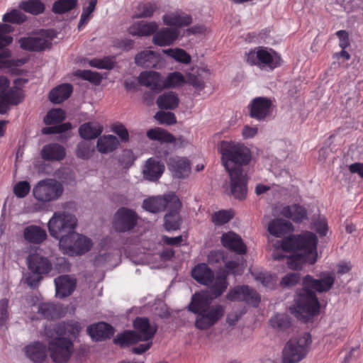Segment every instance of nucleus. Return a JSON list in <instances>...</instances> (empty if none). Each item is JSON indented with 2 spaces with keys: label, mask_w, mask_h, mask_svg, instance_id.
Wrapping results in <instances>:
<instances>
[{
  "label": "nucleus",
  "mask_w": 363,
  "mask_h": 363,
  "mask_svg": "<svg viewBox=\"0 0 363 363\" xmlns=\"http://www.w3.org/2000/svg\"><path fill=\"white\" fill-rule=\"evenodd\" d=\"M191 277L199 284L210 286L214 279V272L206 263L196 265L191 270Z\"/></svg>",
  "instance_id": "nucleus-24"
},
{
  "label": "nucleus",
  "mask_w": 363,
  "mask_h": 363,
  "mask_svg": "<svg viewBox=\"0 0 363 363\" xmlns=\"http://www.w3.org/2000/svg\"><path fill=\"white\" fill-rule=\"evenodd\" d=\"M140 341L137 332L133 330H125L119 333L113 339V342L121 347H125L136 344Z\"/></svg>",
  "instance_id": "nucleus-43"
},
{
  "label": "nucleus",
  "mask_w": 363,
  "mask_h": 363,
  "mask_svg": "<svg viewBox=\"0 0 363 363\" xmlns=\"http://www.w3.org/2000/svg\"><path fill=\"white\" fill-rule=\"evenodd\" d=\"M40 156L45 161L60 162L66 157V150L58 143H49L42 147Z\"/></svg>",
  "instance_id": "nucleus-21"
},
{
  "label": "nucleus",
  "mask_w": 363,
  "mask_h": 363,
  "mask_svg": "<svg viewBox=\"0 0 363 363\" xmlns=\"http://www.w3.org/2000/svg\"><path fill=\"white\" fill-rule=\"evenodd\" d=\"M159 62V55L152 50H143L135 57V63L143 68L156 67Z\"/></svg>",
  "instance_id": "nucleus-32"
},
{
  "label": "nucleus",
  "mask_w": 363,
  "mask_h": 363,
  "mask_svg": "<svg viewBox=\"0 0 363 363\" xmlns=\"http://www.w3.org/2000/svg\"><path fill=\"white\" fill-rule=\"evenodd\" d=\"M182 207V203L179 199V206L177 207L174 203L167 209L168 213L164 216V228L167 231L177 230L179 228L181 225V216L179 211Z\"/></svg>",
  "instance_id": "nucleus-29"
},
{
  "label": "nucleus",
  "mask_w": 363,
  "mask_h": 363,
  "mask_svg": "<svg viewBox=\"0 0 363 363\" xmlns=\"http://www.w3.org/2000/svg\"><path fill=\"white\" fill-rule=\"evenodd\" d=\"M60 246L69 255H82L91 249L93 242L90 238L74 232L67 238H62Z\"/></svg>",
  "instance_id": "nucleus-10"
},
{
  "label": "nucleus",
  "mask_w": 363,
  "mask_h": 363,
  "mask_svg": "<svg viewBox=\"0 0 363 363\" xmlns=\"http://www.w3.org/2000/svg\"><path fill=\"white\" fill-rule=\"evenodd\" d=\"M138 216L135 211L125 207H121L116 211L113 226L119 233L132 230L137 225Z\"/></svg>",
  "instance_id": "nucleus-11"
},
{
  "label": "nucleus",
  "mask_w": 363,
  "mask_h": 363,
  "mask_svg": "<svg viewBox=\"0 0 363 363\" xmlns=\"http://www.w3.org/2000/svg\"><path fill=\"white\" fill-rule=\"evenodd\" d=\"M226 298L231 301H244L253 307H257L261 301L259 294L248 286H237L230 289Z\"/></svg>",
  "instance_id": "nucleus-12"
},
{
  "label": "nucleus",
  "mask_w": 363,
  "mask_h": 363,
  "mask_svg": "<svg viewBox=\"0 0 363 363\" xmlns=\"http://www.w3.org/2000/svg\"><path fill=\"white\" fill-rule=\"evenodd\" d=\"M158 9L157 4L155 2H143L137 7L138 18H149Z\"/></svg>",
  "instance_id": "nucleus-51"
},
{
  "label": "nucleus",
  "mask_w": 363,
  "mask_h": 363,
  "mask_svg": "<svg viewBox=\"0 0 363 363\" xmlns=\"http://www.w3.org/2000/svg\"><path fill=\"white\" fill-rule=\"evenodd\" d=\"M103 126L98 122H86L79 128V134L85 140L98 138L103 132Z\"/></svg>",
  "instance_id": "nucleus-36"
},
{
  "label": "nucleus",
  "mask_w": 363,
  "mask_h": 363,
  "mask_svg": "<svg viewBox=\"0 0 363 363\" xmlns=\"http://www.w3.org/2000/svg\"><path fill=\"white\" fill-rule=\"evenodd\" d=\"M65 118V111L61 108H54L48 112L44 118L46 125L60 123Z\"/></svg>",
  "instance_id": "nucleus-54"
},
{
  "label": "nucleus",
  "mask_w": 363,
  "mask_h": 363,
  "mask_svg": "<svg viewBox=\"0 0 363 363\" xmlns=\"http://www.w3.org/2000/svg\"><path fill=\"white\" fill-rule=\"evenodd\" d=\"M21 10L32 15H39L45 11V6L40 0H24L20 2Z\"/></svg>",
  "instance_id": "nucleus-44"
},
{
  "label": "nucleus",
  "mask_w": 363,
  "mask_h": 363,
  "mask_svg": "<svg viewBox=\"0 0 363 363\" xmlns=\"http://www.w3.org/2000/svg\"><path fill=\"white\" fill-rule=\"evenodd\" d=\"M23 94L22 89L13 87L9 90H6L4 93L0 94V99L4 100L9 105H18L23 100Z\"/></svg>",
  "instance_id": "nucleus-46"
},
{
  "label": "nucleus",
  "mask_w": 363,
  "mask_h": 363,
  "mask_svg": "<svg viewBox=\"0 0 363 363\" xmlns=\"http://www.w3.org/2000/svg\"><path fill=\"white\" fill-rule=\"evenodd\" d=\"M196 315L195 327L201 330H208L217 323L225 314V308L220 304L211 305V300L201 292L195 293L187 306Z\"/></svg>",
  "instance_id": "nucleus-4"
},
{
  "label": "nucleus",
  "mask_w": 363,
  "mask_h": 363,
  "mask_svg": "<svg viewBox=\"0 0 363 363\" xmlns=\"http://www.w3.org/2000/svg\"><path fill=\"white\" fill-rule=\"evenodd\" d=\"M317 236L309 231L284 238L281 243L283 250L302 251V252H294L287 258L289 268L297 270L301 269L306 263L315 264L317 260Z\"/></svg>",
  "instance_id": "nucleus-3"
},
{
  "label": "nucleus",
  "mask_w": 363,
  "mask_h": 363,
  "mask_svg": "<svg viewBox=\"0 0 363 363\" xmlns=\"http://www.w3.org/2000/svg\"><path fill=\"white\" fill-rule=\"evenodd\" d=\"M156 103L160 109L174 110L178 106L179 99L175 92L167 91L160 95Z\"/></svg>",
  "instance_id": "nucleus-40"
},
{
  "label": "nucleus",
  "mask_w": 363,
  "mask_h": 363,
  "mask_svg": "<svg viewBox=\"0 0 363 363\" xmlns=\"http://www.w3.org/2000/svg\"><path fill=\"white\" fill-rule=\"evenodd\" d=\"M77 225L75 216L65 211L55 212L48 224L50 235L60 240L72 234Z\"/></svg>",
  "instance_id": "nucleus-8"
},
{
  "label": "nucleus",
  "mask_w": 363,
  "mask_h": 363,
  "mask_svg": "<svg viewBox=\"0 0 363 363\" xmlns=\"http://www.w3.org/2000/svg\"><path fill=\"white\" fill-rule=\"evenodd\" d=\"M210 286L211 294L215 298L219 297L228 288L227 274L225 272L218 273L216 277L214 276L213 283Z\"/></svg>",
  "instance_id": "nucleus-42"
},
{
  "label": "nucleus",
  "mask_w": 363,
  "mask_h": 363,
  "mask_svg": "<svg viewBox=\"0 0 363 363\" xmlns=\"http://www.w3.org/2000/svg\"><path fill=\"white\" fill-rule=\"evenodd\" d=\"M233 217L230 211L221 210L215 212L211 216V221L216 225H222L227 223Z\"/></svg>",
  "instance_id": "nucleus-57"
},
{
  "label": "nucleus",
  "mask_w": 363,
  "mask_h": 363,
  "mask_svg": "<svg viewBox=\"0 0 363 363\" xmlns=\"http://www.w3.org/2000/svg\"><path fill=\"white\" fill-rule=\"evenodd\" d=\"M119 145L117 138L113 135H104L101 136L96 144L97 150L102 154L113 152Z\"/></svg>",
  "instance_id": "nucleus-38"
},
{
  "label": "nucleus",
  "mask_w": 363,
  "mask_h": 363,
  "mask_svg": "<svg viewBox=\"0 0 363 363\" xmlns=\"http://www.w3.org/2000/svg\"><path fill=\"white\" fill-rule=\"evenodd\" d=\"M140 84L150 87L154 93L162 91L163 77L156 71H144L138 77Z\"/></svg>",
  "instance_id": "nucleus-18"
},
{
  "label": "nucleus",
  "mask_w": 363,
  "mask_h": 363,
  "mask_svg": "<svg viewBox=\"0 0 363 363\" xmlns=\"http://www.w3.org/2000/svg\"><path fill=\"white\" fill-rule=\"evenodd\" d=\"M186 83L184 76L179 72L169 73L165 79H163L162 90L164 89L182 86Z\"/></svg>",
  "instance_id": "nucleus-47"
},
{
  "label": "nucleus",
  "mask_w": 363,
  "mask_h": 363,
  "mask_svg": "<svg viewBox=\"0 0 363 363\" xmlns=\"http://www.w3.org/2000/svg\"><path fill=\"white\" fill-rule=\"evenodd\" d=\"M21 49L30 52H41L52 46V38L48 37L35 36L23 37L18 40Z\"/></svg>",
  "instance_id": "nucleus-15"
},
{
  "label": "nucleus",
  "mask_w": 363,
  "mask_h": 363,
  "mask_svg": "<svg viewBox=\"0 0 363 363\" xmlns=\"http://www.w3.org/2000/svg\"><path fill=\"white\" fill-rule=\"evenodd\" d=\"M38 313L44 318L54 320L62 315V308L53 303H41L38 305Z\"/></svg>",
  "instance_id": "nucleus-34"
},
{
  "label": "nucleus",
  "mask_w": 363,
  "mask_h": 363,
  "mask_svg": "<svg viewBox=\"0 0 363 363\" xmlns=\"http://www.w3.org/2000/svg\"><path fill=\"white\" fill-rule=\"evenodd\" d=\"M30 189V185L27 181L18 182L13 187V193L18 198L26 197Z\"/></svg>",
  "instance_id": "nucleus-60"
},
{
  "label": "nucleus",
  "mask_w": 363,
  "mask_h": 363,
  "mask_svg": "<svg viewBox=\"0 0 363 363\" xmlns=\"http://www.w3.org/2000/svg\"><path fill=\"white\" fill-rule=\"evenodd\" d=\"M158 26L155 22L140 21L131 26L128 32L132 35L147 36L154 34Z\"/></svg>",
  "instance_id": "nucleus-37"
},
{
  "label": "nucleus",
  "mask_w": 363,
  "mask_h": 363,
  "mask_svg": "<svg viewBox=\"0 0 363 363\" xmlns=\"http://www.w3.org/2000/svg\"><path fill=\"white\" fill-rule=\"evenodd\" d=\"M47 237L45 230L38 225H30L23 230V238L29 243L41 244L46 240Z\"/></svg>",
  "instance_id": "nucleus-30"
},
{
  "label": "nucleus",
  "mask_w": 363,
  "mask_h": 363,
  "mask_svg": "<svg viewBox=\"0 0 363 363\" xmlns=\"http://www.w3.org/2000/svg\"><path fill=\"white\" fill-rule=\"evenodd\" d=\"M225 274H233L235 276L240 275L243 272V269L240 267L239 262L235 260H230L226 262L225 264Z\"/></svg>",
  "instance_id": "nucleus-61"
},
{
  "label": "nucleus",
  "mask_w": 363,
  "mask_h": 363,
  "mask_svg": "<svg viewBox=\"0 0 363 363\" xmlns=\"http://www.w3.org/2000/svg\"><path fill=\"white\" fill-rule=\"evenodd\" d=\"M293 225L288 220L282 218H274L268 224V232L277 238H281L292 231Z\"/></svg>",
  "instance_id": "nucleus-31"
},
{
  "label": "nucleus",
  "mask_w": 363,
  "mask_h": 363,
  "mask_svg": "<svg viewBox=\"0 0 363 363\" xmlns=\"http://www.w3.org/2000/svg\"><path fill=\"white\" fill-rule=\"evenodd\" d=\"M77 4V0H57L52 4V11L56 14H64L74 9Z\"/></svg>",
  "instance_id": "nucleus-48"
},
{
  "label": "nucleus",
  "mask_w": 363,
  "mask_h": 363,
  "mask_svg": "<svg viewBox=\"0 0 363 363\" xmlns=\"http://www.w3.org/2000/svg\"><path fill=\"white\" fill-rule=\"evenodd\" d=\"M169 169L177 178H185L190 173V162L186 158L174 156L167 161Z\"/></svg>",
  "instance_id": "nucleus-22"
},
{
  "label": "nucleus",
  "mask_w": 363,
  "mask_h": 363,
  "mask_svg": "<svg viewBox=\"0 0 363 363\" xmlns=\"http://www.w3.org/2000/svg\"><path fill=\"white\" fill-rule=\"evenodd\" d=\"M281 214L286 218L291 219L295 223H300L306 218L307 211L299 204H293L283 207Z\"/></svg>",
  "instance_id": "nucleus-33"
},
{
  "label": "nucleus",
  "mask_w": 363,
  "mask_h": 363,
  "mask_svg": "<svg viewBox=\"0 0 363 363\" xmlns=\"http://www.w3.org/2000/svg\"><path fill=\"white\" fill-rule=\"evenodd\" d=\"M311 342V335L308 333L291 338L283 349L282 362L298 363L301 362L306 356Z\"/></svg>",
  "instance_id": "nucleus-7"
},
{
  "label": "nucleus",
  "mask_w": 363,
  "mask_h": 363,
  "mask_svg": "<svg viewBox=\"0 0 363 363\" xmlns=\"http://www.w3.org/2000/svg\"><path fill=\"white\" fill-rule=\"evenodd\" d=\"M178 28H163L155 32L153 35V43L158 46L172 45L179 37Z\"/></svg>",
  "instance_id": "nucleus-26"
},
{
  "label": "nucleus",
  "mask_w": 363,
  "mask_h": 363,
  "mask_svg": "<svg viewBox=\"0 0 363 363\" xmlns=\"http://www.w3.org/2000/svg\"><path fill=\"white\" fill-rule=\"evenodd\" d=\"M189 84L194 86L196 89L201 91L205 87V83L203 77L199 74H189L188 75L187 82Z\"/></svg>",
  "instance_id": "nucleus-62"
},
{
  "label": "nucleus",
  "mask_w": 363,
  "mask_h": 363,
  "mask_svg": "<svg viewBox=\"0 0 363 363\" xmlns=\"http://www.w3.org/2000/svg\"><path fill=\"white\" fill-rule=\"evenodd\" d=\"M300 279V274L298 272L289 273L281 279L280 284L285 287H291L296 285Z\"/></svg>",
  "instance_id": "nucleus-63"
},
{
  "label": "nucleus",
  "mask_w": 363,
  "mask_h": 363,
  "mask_svg": "<svg viewBox=\"0 0 363 363\" xmlns=\"http://www.w3.org/2000/svg\"><path fill=\"white\" fill-rule=\"evenodd\" d=\"M24 351L26 357L35 363H43L47 357V347L39 341L26 346Z\"/></svg>",
  "instance_id": "nucleus-28"
},
{
  "label": "nucleus",
  "mask_w": 363,
  "mask_h": 363,
  "mask_svg": "<svg viewBox=\"0 0 363 363\" xmlns=\"http://www.w3.org/2000/svg\"><path fill=\"white\" fill-rule=\"evenodd\" d=\"M56 296L63 298L70 296L76 287V280L68 275H61L55 279Z\"/></svg>",
  "instance_id": "nucleus-23"
},
{
  "label": "nucleus",
  "mask_w": 363,
  "mask_h": 363,
  "mask_svg": "<svg viewBox=\"0 0 363 363\" xmlns=\"http://www.w3.org/2000/svg\"><path fill=\"white\" fill-rule=\"evenodd\" d=\"M221 242L223 247L238 255H245L247 252V246L240 235L233 231L223 234Z\"/></svg>",
  "instance_id": "nucleus-20"
},
{
  "label": "nucleus",
  "mask_w": 363,
  "mask_h": 363,
  "mask_svg": "<svg viewBox=\"0 0 363 363\" xmlns=\"http://www.w3.org/2000/svg\"><path fill=\"white\" fill-rule=\"evenodd\" d=\"M164 171V165L155 158H149L143 168V173L145 179L156 182L162 175Z\"/></svg>",
  "instance_id": "nucleus-25"
},
{
  "label": "nucleus",
  "mask_w": 363,
  "mask_h": 363,
  "mask_svg": "<svg viewBox=\"0 0 363 363\" xmlns=\"http://www.w3.org/2000/svg\"><path fill=\"white\" fill-rule=\"evenodd\" d=\"M86 332L91 339L96 342L111 338L114 334V328L104 322H99L87 327Z\"/></svg>",
  "instance_id": "nucleus-19"
},
{
  "label": "nucleus",
  "mask_w": 363,
  "mask_h": 363,
  "mask_svg": "<svg viewBox=\"0 0 363 363\" xmlns=\"http://www.w3.org/2000/svg\"><path fill=\"white\" fill-rule=\"evenodd\" d=\"M269 323L272 328L279 330L287 329L291 325L289 316L284 313L276 314L270 319Z\"/></svg>",
  "instance_id": "nucleus-52"
},
{
  "label": "nucleus",
  "mask_w": 363,
  "mask_h": 363,
  "mask_svg": "<svg viewBox=\"0 0 363 363\" xmlns=\"http://www.w3.org/2000/svg\"><path fill=\"white\" fill-rule=\"evenodd\" d=\"M163 52L177 62L183 64H189L191 61L190 55L182 48H169L164 50Z\"/></svg>",
  "instance_id": "nucleus-50"
},
{
  "label": "nucleus",
  "mask_w": 363,
  "mask_h": 363,
  "mask_svg": "<svg viewBox=\"0 0 363 363\" xmlns=\"http://www.w3.org/2000/svg\"><path fill=\"white\" fill-rule=\"evenodd\" d=\"M257 58H258V66L259 67H267L271 69H274L280 65V57H274L269 51L267 50L266 48H258V55L257 56Z\"/></svg>",
  "instance_id": "nucleus-41"
},
{
  "label": "nucleus",
  "mask_w": 363,
  "mask_h": 363,
  "mask_svg": "<svg viewBox=\"0 0 363 363\" xmlns=\"http://www.w3.org/2000/svg\"><path fill=\"white\" fill-rule=\"evenodd\" d=\"M272 101L267 97H256L249 105L250 116L258 121H263L270 116L272 112Z\"/></svg>",
  "instance_id": "nucleus-14"
},
{
  "label": "nucleus",
  "mask_w": 363,
  "mask_h": 363,
  "mask_svg": "<svg viewBox=\"0 0 363 363\" xmlns=\"http://www.w3.org/2000/svg\"><path fill=\"white\" fill-rule=\"evenodd\" d=\"M218 150L221 155V162L230 178V191L238 199L242 200L247 196V174L242 167L247 165L252 158L250 150L240 143L223 140Z\"/></svg>",
  "instance_id": "nucleus-1"
},
{
  "label": "nucleus",
  "mask_w": 363,
  "mask_h": 363,
  "mask_svg": "<svg viewBox=\"0 0 363 363\" xmlns=\"http://www.w3.org/2000/svg\"><path fill=\"white\" fill-rule=\"evenodd\" d=\"M162 19L165 25L174 26L175 28L187 26L192 22L191 16L180 10L166 13Z\"/></svg>",
  "instance_id": "nucleus-27"
},
{
  "label": "nucleus",
  "mask_w": 363,
  "mask_h": 363,
  "mask_svg": "<svg viewBox=\"0 0 363 363\" xmlns=\"http://www.w3.org/2000/svg\"><path fill=\"white\" fill-rule=\"evenodd\" d=\"M89 65L98 69H111L115 64V57L108 56L102 59L94 58L89 61Z\"/></svg>",
  "instance_id": "nucleus-55"
},
{
  "label": "nucleus",
  "mask_w": 363,
  "mask_h": 363,
  "mask_svg": "<svg viewBox=\"0 0 363 363\" xmlns=\"http://www.w3.org/2000/svg\"><path fill=\"white\" fill-rule=\"evenodd\" d=\"M9 300L3 298L0 300V326L6 325L9 319Z\"/></svg>",
  "instance_id": "nucleus-64"
},
{
  "label": "nucleus",
  "mask_w": 363,
  "mask_h": 363,
  "mask_svg": "<svg viewBox=\"0 0 363 363\" xmlns=\"http://www.w3.org/2000/svg\"><path fill=\"white\" fill-rule=\"evenodd\" d=\"M334 282L335 277L332 274H327L320 279H315L312 276L306 275L303 279V289L296 298L297 317L306 322L308 316L318 314L320 305L313 290L318 292L328 291Z\"/></svg>",
  "instance_id": "nucleus-2"
},
{
  "label": "nucleus",
  "mask_w": 363,
  "mask_h": 363,
  "mask_svg": "<svg viewBox=\"0 0 363 363\" xmlns=\"http://www.w3.org/2000/svg\"><path fill=\"white\" fill-rule=\"evenodd\" d=\"M147 136L152 140H157L160 143H172L176 140L172 134L160 128L150 129L147 132Z\"/></svg>",
  "instance_id": "nucleus-45"
},
{
  "label": "nucleus",
  "mask_w": 363,
  "mask_h": 363,
  "mask_svg": "<svg viewBox=\"0 0 363 363\" xmlns=\"http://www.w3.org/2000/svg\"><path fill=\"white\" fill-rule=\"evenodd\" d=\"M81 329L80 323L72 320L59 323L54 327L55 334L62 337H65V335L76 336Z\"/></svg>",
  "instance_id": "nucleus-39"
},
{
  "label": "nucleus",
  "mask_w": 363,
  "mask_h": 363,
  "mask_svg": "<svg viewBox=\"0 0 363 363\" xmlns=\"http://www.w3.org/2000/svg\"><path fill=\"white\" fill-rule=\"evenodd\" d=\"M179 206V197L174 193L163 196H156L144 200L143 207L147 211L157 213L167 210L171 204Z\"/></svg>",
  "instance_id": "nucleus-13"
},
{
  "label": "nucleus",
  "mask_w": 363,
  "mask_h": 363,
  "mask_svg": "<svg viewBox=\"0 0 363 363\" xmlns=\"http://www.w3.org/2000/svg\"><path fill=\"white\" fill-rule=\"evenodd\" d=\"M73 91L69 84H62L53 88L49 94V99L53 104H60L67 100Z\"/></svg>",
  "instance_id": "nucleus-35"
},
{
  "label": "nucleus",
  "mask_w": 363,
  "mask_h": 363,
  "mask_svg": "<svg viewBox=\"0 0 363 363\" xmlns=\"http://www.w3.org/2000/svg\"><path fill=\"white\" fill-rule=\"evenodd\" d=\"M252 275L257 281L261 283L266 288L272 289L277 285V277L267 272H258L253 273Z\"/></svg>",
  "instance_id": "nucleus-49"
},
{
  "label": "nucleus",
  "mask_w": 363,
  "mask_h": 363,
  "mask_svg": "<svg viewBox=\"0 0 363 363\" xmlns=\"http://www.w3.org/2000/svg\"><path fill=\"white\" fill-rule=\"evenodd\" d=\"M135 332H137L140 341L152 340L157 331L155 324H150L147 318L137 317L133 323Z\"/></svg>",
  "instance_id": "nucleus-16"
},
{
  "label": "nucleus",
  "mask_w": 363,
  "mask_h": 363,
  "mask_svg": "<svg viewBox=\"0 0 363 363\" xmlns=\"http://www.w3.org/2000/svg\"><path fill=\"white\" fill-rule=\"evenodd\" d=\"M74 75L82 79L89 81L95 85H99L102 80V77L99 73L91 70L79 69L76 71Z\"/></svg>",
  "instance_id": "nucleus-53"
},
{
  "label": "nucleus",
  "mask_w": 363,
  "mask_h": 363,
  "mask_svg": "<svg viewBox=\"0 0 363 363\" xmlns=\"http://www.w3.org/2000/svg\"><path fill=\"white\" fill-rule=\"evenodd\" d=\"M63 192L62 185L55 179H45L40 181L33 188L34 197L41 202L57 200Z\"/></svg>",
  "instance_id": "nucleus-9"
},
{
  "label": "nucleus",
  "mask_w": 363,
  "mask_h": 363,
  "mask_svg": "<svg viewBox=\"0 0 363 363\" xmlns=\"http://www.w3.org/2000/svg\"><path fill=\"white\" fill-rule=\"evenodd\" d=\"M94 149L91 148V145L86 142L79 143L76 148V155L77 157L87 160L91 157Z\"/></svg>",
  "instance_id": "nucleus-58"
},
{
  "label": "nucleus",
  "mask_w": 363,
  "mask_h": 363,
  "mask_svg": "<svg viewBox=\"0 0 363 363\" xmlns=\"http://www.w3.org/2000/svg\"><path fill=\"white\" fill-rule=\"evenodd\" d=\"M45 334L50 339L48 343V351L52 361L55 363H67L74 353L73 340L60 335L52 337L49 330H45Z\"/></svg>",
  "instance_id": "nucleus-6"
},
{
  "label": "nucleus",
  "mask_w": 363,
  "mask_h": 363,
  "mask_svg": "<svg viewBox=\"0 0 363 363\" xmlns=\"http://www.w3.org/2000/svg\"><path fill=\"white\" fill-rule=\"evenodd\" d=\"M98 0H88V6H84L80 16L78 28H81L90 19L91 13L94 11Z\"/></svg>",
  "instance_id": "nucleus-56"
},
{
  "label": "nucleus",
  "mask_w": 363,
  "mask_h": 363,
  "mask_svg": "<svg viewBox=\"0 0 363 363\" xmlns=\"http://www.w3.org/2000/svg\"><path fill=\"white\" fill-rule=\"evenodd\" d=\"M27 263L29 270L38 274H47L52 269V263L48 258L39 253L28 255Z\"/></svg>",
  "instance_id": "nucleus-17"
},
{
  "label": "nucleus",
  "mask_w": 363,
  "mask_h": 363,
  "mask_svg": "<svg viewBox=\"0 0 363 363\" xmlns=\"http://www.w3.org/2000/svg\"><path fill=\"white\" fill-rule=\"evenodd\" d=\"M155 118L160 124L173 125L177 123L176 116L172 112L160 111L155 114Z\"/></svg>",
  "instance_id": "nucleus-59"
},
{
  "label": "nucleus",
  "mask_w": 363,
  "mask_h": 363,
  "mask_svg": "<svg viewBox=\"0 0 363 363\" xmlns=\"http://www.w3.org/2000/svg\"><path fill=\"white\" fill-rule=\"evenodd\" d=\"M27 20V16L19 9H13L6 12L2 18L5 23L21 24ZM13 28L7 23H0V68L5 67L6 60L11 55L8 46L13 42V38L9 34Z\"/></svg>",
  "instance_id": "nucleus-5"
}]
</instances>
